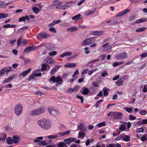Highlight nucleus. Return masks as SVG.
Here are the masks:
<instances>
[{
    "label": "nucleus",
    "instance_id": "44",
    "mask_svg": "<svg viewBox=\"0 0 147 147\" xmlns=\"http://www.w3.org/2000/svg\"><path fill=\"white\" fill-rule=\"evenodd\" d=\"M65 144L63 142H60L59 143L57 146L58 147H64Z\"/></svg>",
    "mask_w": 147,
    "mask_h": 147
},
{
    "label": "nucleus",
    "instance_id": "42",
    "mask_svg": "<svg viewBox=\"0 0 147 147\" xmlns=\"http://www.w3.org/2000/svg\"><path fill=\"white\" fill-rule=\"evenodd\" d=\"M126 127V125L124 124L120 125V127L119 128L120 130L123 131L125 130Z\"/></svg>",
    "mask_w": 147,
    "mask_h": 147
},
{
    "label": "nucleus",
    "instance_id": "10",
    "mask_svg": "<svg viewBox=\"0 0 147 147\" xmlns=\"http://www.w3.org/2000/svg\"><path fill=\"white\" fill-rule=\"evenodd\" d=\"M104 33V31H95L92 32L90 34L93 35L100 36L103 35Z\"/></svg>",
    "mask_w": 147,
    "mask_h": 147
},
{
    "label": "nucleus",
    "instance_id": "25",
    "mask_svg": "<svg viewBox=\"0 0 147 147\" xmlns=\"http://www.w3.org/2000/svg\"><path fill=\"white\" fill-rule=\"evenodd\" d=\"M56 82L57 83H58L59 84L62 83V79L61 77L58 76L56 78Z\"/></svg>",
    "mask_w": 147,
    "mask_h": 147
},
{
    "label": "nucleus",
    "instance_id": "61",
    "mask_svg": "<svg viewBox=\"0 0 147 147\" xmlns=\"http://www.w3.org/2000/svg\"><path fill=\"white\" fill-rule=\"evenodd\" d=\"M25 16H22L19 18V21L20 22H22V21H25Z\"/></svg>",
    "mask_w": 147,
    "mask_h": 147
},
{
    "label": "nucleus",
    "instance_id": "58",
    "mask_svg": "<svg viewBox=\"0 0 147 147\" xmlns=\"http://www.w3.org/2000/svg\"><path fill=\"white\" fill-rule=\"evenodd\" d=\"M103 90H104L103 95L105 96H107L108 95V93L107 90L105 88H104L103 89Z\"/></svg>",
    "mask_w": 147,
    "mask_h": 147
},
{
    "label": "nucleus",
    "instance_id": "27",
    "mask_svg": "<svg viewBox=\"0 0 147 147\" xmlns=\"http://www.w3.org/2000/svg\"><path fill=\"white\" fill-rule=\"evenodd\" d=\"M123 80L121 79H119L116 82V84L118 86H121L123 84Z\"/></svg>",
    "mask_w": 147,
    "mask_h": 147
},
{
    "label": "nucleus",
    "instance_id": "36",
    "mask_svg": "<svg viewBox=\"0 0 147 147\" xmlns=\"http://www.w3.org/2000/svg\"><path fill=\"white\" fill-rule=\"evenodd\" d=\"M47 48L50 50H53L54 49V46L53 44H50L47 47Z\"/></svg>",
    "mask_w": 147,
    "mask_h": 147
},
{
    "label": "nucleus",
    "instance_id": "9",
    "mask_svg": "<svg viewBox=\"0 0 147 147\" xmlns=\"http://www.w3.org/2000/svg\"><path fill=\"white\" fill-rule=\"evenodd\" d=\"M78 129L81 130V131L86 132V131L87 127L81 123L79 124L78 125Z\"/></svg>",
    "mask_w": 147,
    "mask_h": 147
},
{
    "label": "nucleus",
    "instance_id": "4",
    "mask_svg": "<svg viewBox=\"0 0 147 147\" xmlns=\"http://www.w3.org/2000/svg\"><path fill=\"white\" fill-rule=\"evenodd\" d=\"M23 107L19 104L17 105L15 108V113L18 116L20 115L22 112Z\"/></svg>",
    "mask_w": 147,
    "mask_h": 147
},
{
    "label": "nucleus",
    "instance_id": "39",
    "mask_svg": "<svg viewBox=\"0 0 147 147\" xmlns=\"http://www.w3.org/2000/svg\"><path fill=\"white\" fill-rule=\"evenodd\" d=\"M6 135L5 134H3L2 135V137H0V142L2 141L4 142L6 138Z\"/></svg>",
    "mask_w": 147,
    "mask_h": 147
},
{
    "label": "nucleus",
    "instance_id": "15",
    "mask_svg": "<svg viewBox=\"0 0 147 147\" xmlns=\"http://www.w3.org/2000/svg\"><path fill=\"white\" fill-rule=\"evenodd\" d=\"M129 10L128 9H126L124 10L123 11L121 12L117 13L116 15L117 17H119L120 16L124 15L126 14L127 13L129 12Z\"/></svg>",
    "mask_w": 147,
    "mask_h": 147
},
{
    "label": "nucleus",
    "instance_id": "55",
    "mask_svg": "<svg viewBox=\"0 0 147 147\" xmlns=\"http://www.w3.org/2000/svg\"><path fill=\"white\" fill-rule=\"evenodd\" d=\"M139 113L141 115H145L147 113V111L145 110H143L140 111Z\"/></svg>",
    "mask_w": 147,
    "mask_h": 147
},
{
    "label": "nucleus",
    "instance_id": "5",
    "mask_svg": "<svg viewBox=\"0 0 147 147\" xmlns=\"http://www.w3.org/2000/svg\"><path fill=\"white\" fill-rule=\"evenodd\" d=\"M115 57L117 60H121L126 59L128 57L126 53L124 52L122 53H117L115 56Z\"/></svg>",
    "mask_w": 147,
    "mask_h": 147
},
{
    "label": "nucleus",
    "instance_id": "11",
    "mask_svg": "<svg viewBox=\"0 0 147 147\" xmlns=\"http://www.w3.org/2000/svg\"><path fill=\"white\" fill-rule=\"evenodd\" d=\"M36 47L33 46H29L26 48L24 52L26 53H29L30 52L32 51L33 50H35L36 49Z\"/></svg>",
    "mask_w": 147,
    "mask_h": 147
},
{
    "label": "nucleus",
    "instance_id": "29",
    "mask_svg": "<svg viewBox=\"0 0 147 147\" xmlns=\"http://www.w3.org/2000/svg\"><path fill=\"white\" fill-rule=\"evenodd\" d=\"M130 140V137L129 136L125 135L124 134V136L123 137V141H124L126 142H128Z\"/></svg>",
    "mask_w": 147,
    "mask_h": 147
},
{
    "label": "nucleus",
    "instance_id": "3",
    "mask_svg": "<svg viewBox=\"0 0 147 147\" xmlns=\"http://www.w3.org/2000/svg\"><path fill=\"white\" fill-rule=\"evenodd\" d=\"M90 90H92V92H90L89 90L87 88H83V91L82 92V93L84 95H87L89 93V95H91L94 94L95 92L94 88L93 87H91L90 88Z\"/></svg>",
    "mask_w": 147,
    "mask_h": 147
},
{
    "label": "nucleus",
    "instance_id": "38",
    "mask_svg": "<svg viewBox=\"0 0 147 147\" xmlns=\"http://www.w3.org/2000/svg\"><path fill=\"white\" fill-rule=\"evenodd\" d=\"M7 67H5L3 68L0 70V73L1 74V75L2 76H3L5 74L6 70H7Z\"/></svg>",
    "mask_w": 147,
    "mask_h": 147
},
{
    "label": "nucleus",
    "instance_id": "8",
    "mask_svg": "<svg viewBox=\"0 0 147 147\" xmlns=\"http://www.w3.org/2000/svg\"><path fill=\"white\" fill-rule=\"evenodd\" d=\"M76 140V139L75 138H69L64 139V141L65 144L68 145L70 144L71 142H74Z\"/></svg>",
    "mask_w": 147,
    "mask_h": 147
},
{
    "label": "nucleus",
    "instance_id": "48",
    "mask_svg": "<svg viewBox=\"0 0 147 147\" xmlns=\"http://www.w3.org/2000/svg\"><path fill=\"white\" fill-rule=\"evenodd\" d=\"M58 136L57 135H50L48 136L47 138L50 139H53L57 138Z\"/></svg>",
    "mask_w": 147,
    "mask_h": 147
},
{
    "label": "nucleus",
    "instance_id": "16",
    "mask_svg": "<svg viewBox=\"0 0 147 147\" xmlns=\"http://www.w3.org/2000/svg\"><path fill=\"white\" fill-rule=\"evenodd\" d=\"M31 68H30L27 70L22 72L19 75V76L20 77H21L22 76H26L30 72L31 70Z\"/></svg>",
    "mask_w": 147,
    "mask_h": 147
},
{
    "label": "nucleus",
    "instance_id": "56",
    "mask_svg": "<svg viewBox=\"0 0 147 147\" xmlns=\"http://www.w3.org/2000/svg\"><path fill=\"white\" fill-rule=\"evenodd\" d=\"M64 5L59 6L56 7V8L59 9L61 10H64L65 9V8L64 7Z\"/></svg>",
    "mask_w": 147,
    "mask_h": 147
},
{
    "label": "nucleus",
    "instance_id": "37",
    "mask_svg": "<svg viewBox=\"0 0 147 147\" xmlns=\"http://www.w3.org/2000/svg\"><path fill=\"white\" fill-rule=\"evenodd\" d=\"M8 16L7 13H0V19H3L7 18Z\"/></svg>",
    "mask_w": 147,
    "mask_h": 147
},
{
    "label": "nucleus",
    "instance_id": "60",
    "mask_svg": "<svg viewBox=\"0 0 147 147\" xmlns=\"http://www.w3.org/2000/svg\"><path fill=\"white\" fill-rule=\"evenodd\" d=\"M136 18L135 16H131L129 18V21L130 22L133 21Z\"/></svg>",
    "mask_w": 147,
    "mask_h": 147
},
{
    "label": "nucleus",
    "instance_id": "62",
    "mask_svg": "<svg viewBox=\"0 0 147 147\" xmlns=\"http://www.w3.org/2000/svg\"><path fill=\"white\" fill-rule=\"evenodd\" d=\"M49 30L51 32H53L54 33H56V30L54 27H52L50 28Z\"/></svg>",
    "mask_w": 147,
    "mask_h": 147
},
{
    "label": "nucleus",
    "instance_id": "35",
    "mask_svg": "<svg viewBox=\"0 0 147 147\" xmlns=\"http://www.w3.org/2000/svg\"><path fill=\"white\" fill-rule=\"evenodd\" d=\"M32 9L35 13H38L40 11L38 8L36 7H34L32 8Z\"/></svg>",
    "mask_w": 147,
    "mask_h": 147
},
{
    "label": "nucleus",
    "instance_id": "52",
    "mask_svg": "<svg viewBox=\"0 0 147 147\" xmlns=\"http://www.w3.org/2000/svg\"><path fill=\"white\" fill-rule=\"evenodd\" d=\"M97 70V69L96 68L95 69H94L92 70H91L89 71H88V75L89 76H90L94 71H96Z\"/></svg>",
    "mask_w": 147,
    "mask_h": 147
},
{
    "label": "nucleus",
    "instance_id": "43",
    "mask_svg": "<svg viewBox=\"0 0 147 147\" xmlns=\"http://www.w3.org/2000/svg\"><path fill=\"white\" fill-rule=\"evenodd\" d=\"M124 109L129 113L131 112L132 111V109L131 107H126L124 108Z\"/></svg>",
    "mask_w": 147,
    "mask_h": 147
},
{
    "label": "nucleus",
    "instance_id": "63",
    "mask_svg": "<svg viewBox=\"0 0 147 147\" xmlns=\"http://www.w3.org/2000/svg\"><path fill=\"white\" fill-rule=\"evenodd\" d=\"M141 140L143 142H145L147 140V138L146 136H143L141 137Z\"/></svg>",
    "mask_w": 147,
    "mask_h": 147
},
{
    "label": "nucleus",
    "instance_id": "14",
    "mask_svg": "<svg viewBox=\"0 0 147 147\" xmlns=\"http://www.w3.org/2000/svg\"><path fill=\"white\" fill-rule=\"evenodd\" d=\"M39 35L42 39H45L50 36L46 32L40 33L39 34Z\"/></svg>",
    "mask_w": 147,
    "mask_h": 147
},
{
    "label": "nucleus",
    "instance_id": "13",
    "mask_svg": "<svg viewBox=\"0 0 147 147\" xmlns=\"http://www.w3.org/2000/svg\"><path fill=\"white\" fill-rule=\"evenodd\" d=\"M61 67L60 65H56L51 70L50 74L51 75H54Z\"/></svg>",
    "mask_w": 147,
    "mask_h": 147
},
{
    "label": "nucleus",
    "instance_id": "54",
    "mask_svg": "<svg viewBox=\"0 0 147 147\" xmlns=\"http://www.w3.org/2000/svg\"><path fill=\"white\" fill-rule=\"evenodd\" d=\"M37 71L36 70H35L33 72V74H34V76H35L36 77H39L41 75V73H36V72Z\"/></svg>",
    "mask_w": 147,
    "mask_h": 147
},
{
    "label": "nucleus",
    "instance_id": "57",
    "mask_svg": "<svg viewBox=\"0 0 147 147\" xmlns=\"http://www.w3.org/2000/svg\"><path fill=\"white\" fill-rule=\"evenodd\" d=\"M56 78L55 76H52L51 78L49 80V81L50 82L51 80L53 82H56Z\"/></svg>",
    "mask_w": 147,
    "mask_h": 147
},
{
    "label": "nucleus",
    "instance_id": "12",
    "mask_svg": "<svg viewBox=\"0 0 147 147\" xmlns=\"http://www.w3.org/2000/svg\"><path fill=\"white\" fill-rule=\"evenodd\" d=\"M16 76V74L13 75L11 76H9L8 78H5L3 80L4 83H6L9 82L11 81L13 78H15Z\"/></svg>",
    "mask_w": 147,
    "mask_h": 147
},
{
    "label": "nucleus",
    "instance_id": "19",
    "mask_svg": "<svg viewBox=\"0 0 147 147\" xmlns=\"http://www.w3.org/2000/svg\"><path fill=\"white\" fill-rule=\"evenodd\" d=\"M20 137L17 135H15L13 136V139L14 143L16 144L18 143L19 141V140L20 139Z\"/></svg>",
    "mask_w": 147,
    "mask_h": 147
},
{
    "label": "nucleus",
    "instance_id": "23",
    "mask_svg": "<svg viewBox=\"0 0 147 147\" xmlns=\"http://www.w3.org/2000/svg\"><path fill=\"white\" fill-rule=\"evenodd\" d=\"M6 141L7 144L10 145L12 144L13 142V139L10 137H9L7 138Z\"/></svg>",
    "mask_w": 147,
    "mask_h": 147
},
{
    "label": "nucleus",
    "instance_id": "33",
    "mask_svg": "<svg viewBox=\"0 0 147 147\" xmlns=\"http://www.w3.org/2000/svg\"><path fill=\"white\" fill-rule=\"evenodd\" d=\"M84 132L82 131L79 132L78 138H79V137H81L82 138H84L85 136V134Z\"/></svg>",
    "mask_w": 147,
    "mask_h": 147
},
{
    "label": "nucleus",
    "instance_id": "6",
    "mask_svg": "<svg viewBox=\"0 0 147 147\" xmlns=\"http://www.w3.org/2000/svg\"><path fill=\"white\" fill-rule=\"evenodd\" d=\"M95 41V37H92L86 39L82 42L83 45H88L94 42Z\"/></svg>",
    "mask_w": 147,
    "mask_h": 147
},
{
    "label": "nucleus",
    "instance_id": "40",
    "mask_svg": "<svg viewBox=\"0 0 147 147\" xmlns=\"http://www.w3.org/2000/svg\"><path fill=\"white\" fill-rule=\"evenodd\" d=\"M103 100L102 99H100L97 101L96 103L95 106L97 108H98L99 105L100 104L101 102H102Z\"/></svg>",
    "mask_w": 147,
    "mask_h": 147
},
{
    "label": "nucleus",
    "instance_id": "21",
    "mask_svg": "<svg viewBox=\"0 0 147 147\" xmlns=\"http://www.w3.org/2000/svg\"><path fill=\"white\" fill-rule=\"evenodd\" d=\"M28 26H24L18 30L17 31V33H21L23 32L25 29H28Z\"/></svg>",
    "mask_w": 147,
    "mask_h": 147
},
{
    "label": "nucleus",
    "instance_id": "28",
    "mask_svg": "<svg viewBox=\"0 0 147 147\" xmlns=\"http://www.w3.org/2000/svg\"><path fill=\"white\" fill-rule=\"evenodd\" d=\"M39 139L42 140L43 139V137H40L36 138V139L34 140V142L35 143L38 142V144L39 145L40 142H41V141L40 140H39Z\"/></svg>",
    "mask_w": 147,
    "mask_h": 147
},
{
    "label": "nucleus",
    "instance_id": "1",
    "mask_svg": "<svg viewBox=\"0 0 147 147\" xmlns=\"http://www.w3.org/2000/svg\"><path fill=\"white\" fill-rule=\"evenodd\" d=\"M37 123L41 127L45 130L49 129L51 126V124L50 121L45 119L38 121Z\"/></svg>",
    "mask_w": 147,
    "mask_h": 147
},
{
    "label": "nucleus",
    "instance_id": "34",
    "mask_svg": "<svg viewBox=\"0 0 147 147\" xmlns=\"http://www.w3.org/2000/svg\"><path fill=\"white\" fill-rule=\"evenodd\" d=\"M81 16L80 14H79L77 15L74 16L72 18L73 20H76V21H78V20L80 19V18Z\"/></svg>",
    "mask_w": 147,
    "mask_h": 147
},
{
    "label": "nucleus",
    "instance_id": "47",
    "mask_svg": "<svg viewBox=\"0 0 147 147\" xmlns=\"http://www.w3.org/2000/svg\"><path fill=\"white\" fill-rule=\"evenodd\" d=\"M35 76L34 74L33 73V74L30 75L28 79V81H30L32 79H33L35 78Z\"/></svg>",
    "mask_w": 147,
    "mask_h": 147
},
{
    "label": "nucleus",
    "instance_id": "59",
    "mask_svg": "<svg viewBox=\"0 0 147 147\" xmlns=\"http://www.w3.org/2000/svg\"><path fill=\"white\" fill-rule=\"evenodd\" d=\"M36 95H39L40 96H41L43 94L45 95V94H43L42 92H41L40 91H36Z\"/></svg>",
    "mask_w": 147,
    "mask_h": 147
},
{
    "label": "nucleus",
    "instance_id": "49",
    "mask_svg": "<svg viewBox=\"0 0 147 147\" xmlns=\"http://www.w3.org/2000/svg\"><path fill=\"white\" fill-rule=\"evenodd\" d=\"M76 98H78L81 100V102L82 103L83 102L84 98L83 96H80L78 95L76 96Z\"/></svg>",
    "mask_w": 147,
    "mask_h": 147
},
{
    "label": "nucleus",
    "instance_id": "22",
    "mask_svg": "<svg viewBox=\"0 0 147 147\" xmlns=\"http://www.w3.org/2000/svg\"><path fill=\"white\" fill-rule=\"evenodd\" d=\"M76 66V64L75 63H68L65 64L64 67H74Z\"/></svg>",
    "mask_w": 147,
    "mask_h": 147
},
{
    "label": "nucleus",
    "instance_id": "45",
    "mask_svg": "<svg viewBox=\"0 0 147 147\" xmlns=\"http://www.w3.org/2000/svg\"><path fill=\"white\" fill-rule=\"evenodd\" d=\"M42 67L41 68V69L42 71H45L46 70L47 66V64L44 63L42 65Z\"/></svg>",
    "mask_w": 147,
    "mask_h": 147
},
{
    "label": "nucleus",
    "instance_id": "24",
    "mask_svg": "<svg viewBox=\"0 0 147 147\" xmlns=\"http://www.w3.org/2000/svg\"><path fill=\"white\" fill-rule=\"evenodd\" d=\"M67 30L70 32H76L77 31L78 28L75 27H70L67 29Z\"/></svg>",
    "mask_w": 147,
    "mask_h": 147
},
{
    "label": "nucleus",
    "instance_id": "26",
    "mask_svg": "<svg viewBox=\"0 0 147 147\" xmlns=\"http://www.w3.org/2000/svg\"><path fill=\"white\" fill-rule=\"evenodd\" d=\"M16 25L14 24L11 25L9 24H7L6 25H4L3 26V27L5 28H15L16 27Z\"/></svg>",
    "mask_w": 147,
    "mask_h": 147
},
{
    "label": "nucleus",
    "instance_id": "2",
    "mask_svg": "<svg viewBox=\"0 0 147 147\" xmlns=\"http://www.w3.org/2000/svg\"><path fill=\"white\" fill-rule=\"evenodd\" d=\"M45 111V109L42 107L31 111L30 112V115L31 116L37 115L43 113Z\"/></svg>",
    "mask_w": 147,
    "mask_h": 147
},
{
    "label": "nucleus",
    "instance_id": "30",
    "mask_svg": "<svg viewBox=\"0 0 147 147\" xmlns=\"http://www.w3.org/2000/svg\"><path fill=\"white\" fill-rule=\"evenodd\" d=\"M146 20V19L145 18H141L140 19L136 21L135 22L133 23L134 24L136 23L138 24L139 23H141L142 22H144Z\"/></svg>",
    "mask_w": 147,
    "mask_h": 147
},
{
    "label": "nucleus",
    "instance_id": "50",
    "mask_svg": "<svg viewBox=\"0 0 147 147\" xmlns=\"http://www.w3.org/2000/svg\"><path fill=\"white\" fill-rule=\"evenodd\" d=\"M108 75V74L107 71H104L102 73L101 76L102 77H105Z\"/></svg>",
    "mask_w": 147,
    "mask_h": 147
},
{
    "label": "nucleus",
    "instance_id": "20",
    "mask_svg": "<svg viewBox=\"0 0 147 147\" xmlns=\"http://www.w3.org/2000/svg\"><path fill=\"white\" fill-rule=\"evenodd\" d=\"M72 54V53L70 51H68L63 53L60 55L61 58H63L65 56H70Z\"/></svg>",
    "mask_w": 147,
    "mask_h": 147
},
{
    "label": "nucleus",
    "instance_id": "53",
    "mask_svg": "<svg viewBox=\"0 0 147 147\" xmlns=\"http://www.w3.org/2000/svg\"><path fill=\"white\" fill-rule=\"evenodd\" d=\"M55 2L54 3L55 5H62V3L61 2H59L58 1H54Z\"/></svg>",
    "mask_w": 147,
    "mask_h": 147
},
{
    "label": "nucleus",
    "instance_id": "31",
    "mask_svg": "<svg viewBox=\"0 0 147 147\" xmlns=\"http://www.w3.org/2000/svg\"><path fill=\"white\" fill-rule=\"evenodd\" d=\"M146 28L145 27H142L137 29L136 30V32H140L146 30Z\"/></svg>",
    "mask_w": 147,
    "mask_h": 147
},
{
    "label": "nucleus",
    "instance_id": "64",
    "mask_svg": "<svg viewBox=\"0 0 147 147\" xmlns=\"http://www.w3.org/2000/svg\"><path fill=\"white\" fill-rule=\"evenodd\" d=\"M140 56L143 58H144L147 57V53H143L140 55Z\"/></svg>",
    "mask_w": 147,
    "mask_h": 147
},
{
    "label": "nucleus",
    "instance_id": "17",
    "mask_svg": "<svg viewBox=\"0 0 147 147\" xmlns=\"http://www.w3.org/2000/svg\"><path fill=\"white\" fill-rule=\"evenodd\" d=\"M46 62L48 64H53L55 63V61L53 59L51 58H47L45 59Z\"/></svg>",
    "mask_w": 147,
    "mask_h": 147
},
{
    "label": "nucleus",
    "instance_id": "7",
    "mask_svg": "<svg viewBox=\"0 0 147 147\" xmlns=\"http://www.w3.org/2000/svg\"><path fill=\"white\" fill-rule=\"evenodd\" d=\"M123 114V113L121 112H114L113 117L116 119H120L122 118Z\"/></svg>",
    "mask_w": 147,
    "mask_h": 147
},
{
    "label": "nucleus",
    "instance_id": "18",
    "mask_svg": "<svg viewBox=\"0 0 147 147\" xmlns=\"http://www.w3.org/2000/svg\"><path fill=\"white\" fill-rule=\"evenodd\" d=\"M48 111L51 114L54 115H56L59 114V111L58 110L48 109Z\"/></svg>",
    "mask_w": 147,
    "mask_h": 147
},
{
    "label": "nucleus",
    "instance_id": "41",
    "mask_svg": "<svg viewBox=\"0 0 147 147\" xmlns=\"http://www.w3.org/2000/svg\"><path fill=\"white\" fill-rule=\"evenodd\" d=\"M124 136V134H122L120 135V136L117 137L116 139L115 140L116 141H118L119 140H120L122 139H123V137Z\"/></svg>",
    "mask_w": 147,
    "mask_h": 147
},
{
    "label": "nucleus",
    "instance_id": "32",
    "mask_svg": "<svg viewBox=\"0 0 147 147\" xmlns=\"http://www.w3.org/2000/svg\"><path fill=\"white\" fill-rule=\"evenodd\" d=\"M96 8H94L93 10H89V11L87 12L86 13V15L87 16H89L92 13H93L96 11Z\"/></svg>",
    "mask_w": 147,
    "mask_h": 147
},
{
    "label": "nucleus",
    "instance_id": "46",
    "mask_svg": "<svg viewBox=\"0 0 147 147\" xmlns=\"http://www.w3.org/2000/svg\"><path fill=\"white\" fill-rule=\"evenodd\" d=\"M57 52L56 51H53L50 52L49 53V55L50 56H53L56 55L57 54Z\"/></svg>",
    "mask_w": 147,
    "mask_h": 147
},
{
    "label": "nucleus",
    "instance_id": "51",
    "mask_svg": "<svg viewBox=\"0 0 147 147\" xmlns=\"http://www.w3.org/2000/svg\"><path fill=\"white\" fill-rule=\"evenodd\" d=\"M144 131L142 127L140 128H138L136 130L137 133L143 132Z\"/></svg>",
    "mask_w": 147,
    "mask_h": 147
}]
</instances>
